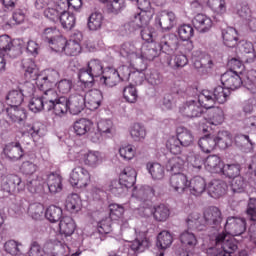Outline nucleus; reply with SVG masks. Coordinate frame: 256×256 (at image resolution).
<instances>
[{"label": "nucleus", "instance_id": "nucleus-1", "mask_svg": "<svg viewBox=\"0 0 256 256\" xmlns=\"http://www.w3.org/2000/svg\"><path fill=\"white\" fill-rule=\"evenodd\" d=\"M22 67L26 79H32L33 81L36 79V85L38 89H49V87H53V85H55L56 81L60 77L59 72L54 69H48L45 72V76L37 77L35 62H33L31 59L22 61Z\"/></svg>", "mask_w": 256, "mask_h": 256}, {"label": "nucleus", "instance_id": "nucleus-2", "mask_svg": "<svg viewBox=\"0 0 256 256\" xmlns=\"http://www.w3.org/2000/svg\"><path fill=\"white\" fill-rule=\"evenodd\" d=\"M237 249L235 239L225 232L218 234L215 237V247H210L207 250L208 256H231Z\"/></svg>", "mask_w": 256, "mask_h": 256}, {"label": "nucleus", "instance_id": "nucleus-3", "mask_svg": "<svg viewBox=\"0 0 256 256\" xmlns=\"http://www.w3.org/2000/svg\"><path fill=\"white\" fill-rule=\"evenodd\" d=\"M132 2H136V5L140 12L135 13L132 16V20L130 25L134 27V29H141L145 27V25H149V21L153 18V8L151 7L150 0H130Z\"/></svg>", "mask_w": 256, "mask_h": 256}, {"label": "nucleus", "instance_id": "nucleus-4", "mask_svg": "<svg viewBox=\"0 0 256 256\" xmlns=\"http://www.w3.org/2000/svg\"><path fill=\"white\" fill-rule=\"evenodd\" d=\"M229 95H231L230 89L223 86H217L214 89V92L203 90L200 94V101L203 103L204 109H211L216 101L220 104L225 103L229 98Z\"/></svg>", "mask_w": 256, "mask_h": 256}, {"label": "nucleus", "instance_id": "nucleus-5", "mask_svg": "<svg viewBox=\"0 0 256 256\" xmlns=\"http://www.w3.org/2000/svg\"><path fill=\"white\" fill-rule=\"evenodd\" d=\"M203 102L201 101V95L198 96V100H188L179 107V113L182 117L187 119H195L203 115Z\"/></svg>", "mask_w": 256, "mask_h": 256}, {"label": "nucleus", "instance_id": "nucleus-6", "mask_svg": "<svg viewBox=\"0 0 256 256\" xmlns=\"http://www.w3.org/2000/svg\"><path fill=\"white\" fill-rule=\"evenodd\" d=\"M69 183L76 189H86L91 183V174L83 167H76L70 173Z\"/></svg>", "mask_w": 256, "mask_h": 256}, {"label": "nucleus", "instance_id": "nucleus-7", "mask_svg": "<svg viewBox=\"0 0 256 256\" xmlns=\"http://www.w3.org/2000/svg\"><path fill=\"white\" fill-rule=\"evenodd\" d=\"M145 210H143L144 217H154L155 221L164 222L169 219V215H171V211L164 204H160L157 206H153V202H148L146 206H144Z\"/></svg>", "mask_w": 256, "mask_h": 256}, {"label": "nucleus", "instance_id": "nucleus-8", "mask_svg": "<svg viewBox=\"0 0 256 256\" xmlns=\"http://www.w3.org/2000/svg\"><path fill=\"white\" fill-rule=\"evenodd\" d=\"M2 190L9 195H15L25 191V183L21 180V177L10 174L2 180Z\"/></svg>", "mask_w": 256, "mask_h": 256}, {"label": "nucleus", "instance_id": "nucleus-9", "mask_svg": "<svg viewBox=\"0 0 256 256\" xmlns=\"http://www.w3.org/2000/svg\"><path fill=\"white\" fill-rule=\"evenodd\" d=\"M204 225L207 229H219L221 227V221H223V214L218 207L211 206L204 211L203 214Z\"/></svg>", "mask_w": 256, "mask_h": 256}, {"label": "nucleus", "instance_id": "nucleus-10", "mask_svg": "<svg viewBox=\"0 0 256 256\" xmlns=\"http://www.w3.org/2000/svg\"><path fill=\"white\" fill-rule=\"evenodd\" d=\"M86 107L85 90H76L68 98V109L71 115H79Z\"/></svg>", "mask_w": 256, "mask_h": 256}, {"label": "nucleus", "instance_id": "nucleus-11", "mask_svg": "<svg viewBox=\"0 0 256 256\" xmlns=\"http://www.w3.org/2000/svg\"><path fill=\"white\" fill-rule=\"evenodd\" d=\"M247 229V222L244 218L239 217H228L224 225V231L227 232V235L239 236L245 233Z\"/></svg>", "mask_w": 256, "mask_h": 256}, {"label": "nucleus", "instance_id": "nucleus-12", "mask_svg": "<svg viewBox=\"0 0 256 256\" xmlns=\"http://www.w3.org/2000/svg\"><path fill=\"white\" fill-rule=\"evenodd\" d=\"M158 49L166 55H173L179 49V38L175 34H167L157 42Z\"/></svg>", "mask_w": 256, "mask_h": 256}, {"label": "nucleus", "instance_id": "nucleus-13", "mask_svg": "<svg viewBox=\"0 0 256 256\" xmlns=\"http://www.w3.org/2000/svg\"><path fill=\"white\" fill-rule=\"evenodd\" d=\"M180 243L185 248L184 252H180V256H191L193 255V251H195V247L199 245V240H197V236L193 234V232H189L185 230L180 234Z\"/></svg>", "mask_w": 256, "mask_h": 256}, {"label": "nucleus", "instance_id": "nucleus-14", "mask_svg": "<svg viewBox=\"0 0 256 256\" xmlns=\"http://www.w3.org/2000/svg\"><path fill=\"white\" fill-rule=\"evenodd\" d=\"M221 83L226 89L235 91V89H239L243 85V78H241L239 72L228 70L221 76Z\"/></svg>", "mask_w": 256, "mask_h": 256}, {"label": "nucleus", "instance_id": "nucleus-15", "mask_svg": "<svg viewBox=\"0 0 256 256\" xmlns=\"http://www.w3.org/2000/svg\"><path fill=\"white\" fill-rule=\"evenodd\" d=\"M61 244L67 245V241H69V237L75 233V221L73 218L69 216H65L60 220L59 223Z\"/></svg>", "mask_w": 256, "mask_h": 256}, {"label": "nucleus", "instance_id": "nucleus-16", "mask_svg": "<svg viewBox=\"0 0 256 256\" xmlns=\"http://www.w3.org/2000/svg\"><path fill=\"white\" fill-rule=\"evenodd\" d=\"M5 113L10 123L23 125L27 121V110L21 106H9L5 109Z\"/></svg>", "mask_w": 256, "mask_h": 256}, {"label": "nucleus", "instance_id": "nucleus-17", "mask_svg": "<svg viewBox=\"0 0 256 256\" xmlns=\"http://www.w3.org/2000/svg\"><path fill=\"white\" fill-rule=\"evenodd\" d=\"M84 101L86 104V108L90 111H95L101 107V103H103V92L99 89H92L88 92H85Z\"/></svg>", "mask_w": 256, "mask_h": 256}, {"label": "nucleus", "instance_id": "nucleus-18", "mask_svg": "<svg viewBox=\"0 0 256 256\" xmlns=\"http://www.w3.org/2000/svg\"><path fill=\"white\" fill-rule=\"evenodd\" d=\"M155 195V190L150 186H142L140 188H135L132 192V197H135L138 201H140L141 209L147 207V203H151V197Z\"/></svg>", "mask_w": 256, "mask_h": 256}, {"label": "nucleus", "instance_id": "nucleus-19", "mask_svg": "<svg viewBox=\"0 0 256 256\" xmlns=\"http://www.w3.org/2000/svg\"><path fill=\"white\" fill-rule=\"evenodd\" d=\"M125 80V74L121 76L119 71L115 68H106L102 74V78L100 79L101 83L106 87H115L119 81Z\"/></svg>", "mask_w": 256, "mask_h": 256}, {"label": "nucleus", "instance_id": "nucleus-20", "mask_svg": "<svg viewBox=\"0 0 256 256\" xmlns=\"http://www.w3.org/2000/svg\"><path fill=\"white\" fill-rule=\"evenodd\" d=\"M170 187L175 193L183 195L189 189V178L183 173L173 174L170 178Z\"/></svg>", "mask_w": 256, "mask_h": 256}, {"label": "nucleus", "instance_id": "nucleus-21", "mask_svg": "<svg viewBox=\"0 0 256 256\" xmlns=\"http://www.w3.org/2000/svg\"><path fill=\"white\" fill-rule=\"evenodd\" d=\"M81 41H83V34L81 32L75 33L72 39L66 41L64 47L65 55L77 57L81 53Z\"/></svg>", "mask_w": 256, "mask_h": 256}, {"label": "nucleus", "instance_id": "nucleus-22", "mask_svg": "<svg viewBox=\"0 0 256 256\" xmlns=\"http://www.w3.org/2000/svg\"><path fill=\"white\" fill-rule=\"evenodd\" d=\"M175 19L173 12H160L155 19L156 27H160L163 31H171L175 25Z\"/></svg>", "mask_w": 256, "mask_h": 256}, {"label": "nucleus", "instance_id": "nucleus-23", "mask_svg": "<svg viewBox=\"0 0 256 256\" xmlns=\"http://www.w3.org/2000/svg\"><path fill=\"white\" fill-rule=\"evenodd\" d=\"M229 189V186L227 185V182L223 180H212L207 187L208 195L212 197L213 199H219L220 197H223V195L227 194V190Z\"/></svg>", "mask_w": 256, "mask_h": 256}, {"label": "nucleus", "instance_id": "nucleus-24", "mask_svg": "<svg viewBox=\"0 0 256 256\" xmlns=\"http://www.w3.org/2000/svg\"><path fill=\"white\" fill-rule=\"evenodd\" d=\"M3 153L9 161H19L24 155L23 147L19 142H9L3 148Z\"/></svg>", "mask_w": 256, "mask_h": 256}, {"label": "nucleus", "instance_id": "nucleus-25", "mask_svg": "<svg viewBox=\"0 0 256 256\" xmlns=\"http://www.w3.org/2000/svg\"><path fill=\"white\" fill-rule=\"evenodd\" d=\"M188 187L191 195L201 197L207 191V181L201 176H195L188 182Z\"/></svg>", "mask_w": 256, "mask_h": 256}, {"label": "nucleus", "instance_id": "nucleus-26", "mask_svg": "<svg viewBox=\"0 0 256 256\" xmlns=\"http://www.w3.org/2000/svg\"><path fill=\"white\" fill-rule=\"evenodd\" d=\"M80 160L87 167L95 169L99 167V165H101V161H103V158L101 157V152L89 150L80 155Z\"/></svg>", "mask_w": 256, "mask_h": 256}, {"label": "nucleus", "instance_id": "nucleus-27", "mask_svg": "<svg viewBox=\"0 0 256 256\" xmlns=\"http://www.w3.org/2000/svg\"><path fill=\"white\" fill-rule=\"evenodd\" d=\"M192 23L199 33H209L211 27H213V20L205 14H197L193 18Z\"/></svg>", "mask_w": 256, "mask_h": 256}, {"label": "nucleus", "instance_id": "nucleus-28", "mask_svg": "<svg viewBox=\"0 0 256 256\" xmlns=\"http://www.w3.org/2000/svg\"><path fill=\"white\" fill-rule=\"evenodd\" d=\"M0 51H5V53H8L12 59H15V57H19L21 55V49H17L15 46H13V40L9 35H1L0 36Z\"/></svg>", "mask_w": 256, "mask_h": 256}, {"label": "nucleus", "instance_id": "nucleus-29", "mask_svg": "<svg viewBox=\"0 0 256 256\" xmlns=\"http://www.w3.org/2000/svg\"><path fill=\"white\" fill-rule=\"evenodd\" d=\"M38 89L43 92L41 97L44 101L45 111H51V106L60 99L57 90L53 89V87Z\"/></svg>", "mask_w": 256, "mask_h": 256}, {"label": "nucleus", "instance_id": "nucleus-30", "mask_svg": "<svg viewBox=\"0 0 256 256\" xmlns=\"http://www.w3.org/2000/svg\"><path fill=\"white\" fill-rule=\"evenodd\" d=\"M142 48L143 44L141 42H126L122 44L120 54L123 57H129L130 55H133L136 59H139Z\"/></svg>", "mask_w": 256, "mask_h": 256}, {"label": "nucleus", "instance_id": "nucleus-31", "mask_svg": "<svg viewBox=\"0 0 256 256\" xmlns=\"http://www.w3.org/2000/svg\"><path fill=\"white\" fill-rule=\"evenodd\" d=\"M176 137L183 147H191V145L195 143V136H193V132L183 126L176 128Z\"/></svg>", "mask_w": 256, "mask_h": 256}, {"label": "nucleus", "instance_id": "nucleus-32", "mask_svg": "<svg viewBox=\"0 0 256 256\" xmlns=\"http://www.w3.org/2000/svg\"><path fill=\"white\" fill-rule=\"evenodd\" d=\"M188 229L196 231H207V225L204 224L203 217L198 212H193L186 219Z\"/></svg>", "mask_w": 256, "mask_h": 256}, {"label": "nucleus", "instance_id": "nucleus-33", "mask_svg": "<svg viewBox=\"0 0 256 256\" xmlns=\"http://www.w3.org/2000/svg\"><path fill=\"white\" fill-rule=\"evenodd\" d=\"M161 50H159V46L157 43H150L142 45L140 50V56L138 59H146L147 61H153L156 57H159Z\"/></svg>", "mask_w": 256, "mask_h": 256}, {"label": "nucleus", "instance_id": "nucleus-34", "mask_svg": "<svg viewBox=\"0 0 256 256\" xmlns=\"http://www.w3.org/2000/svg\"><path fill=\"white\" fill-rule=\"evenodd\" d=\"M239 51L242 55V61H244V63H253V61H255L256 54L253 43L242 41L239 46Z\"/></svg>", "mask_w": 256, "mask_h": 256}, {"label": "nucleus", "instance_id": "nucleus-35", "mask_svg": "<svg viewBox=\"0 0 256 256\" xmlns=\"http://www.w3.org/2000/svg\"><path fill=\"white\" fill-rule=\"evenodd\" d=\"M119 181L126 187L127 189H131L135 182L137 181V171L134 168L126 167L123 172L120 174Z\"/></svg>", "mask_w": 256, "mask_h": 256}, {"label": "nucleus", "instance_id": "nucleus-36", "mask_svg": "<svg viewBox=\"0 0 256 256\" xmlns=\"http://www.w3.org/2000/svg\"><path fill=\"white\" fill-rule=\"evenodd\" d=\"M47 186L50 193L63 191V178L57 173H50L47 176Z\"/></svg>", "mask_w": 256, "mask_h": 256}, {"label": "nucleus", "instance_id": "nucleus-37", "mask_svg": "<svg viewBox=\"0 0 256 256\" xmlns=\"http://www.w3.org/2000/svg\"><path fill=\"white\" fill-rule=\"evenodd\" d=\"M206 109H208V121L211 125H221L225 121L223 108L212 106Z\"/></svg>", "mask_w": 256, "mask_h": 256}, {"label": "nucleus", "instance_id": "nucleus-38", "mask_svg": "<svg viewBox=\"0 0 256 256\" xmlns=\"http://www.w3.org/2000/svg\"><path fill=\"white\" fill-rule=\"evenodd\" d=\"M222 39L226 47H237V43L239 42L237 30L233 27L223 29Z\"/></svg>", "mask_w": 256, "mask_h": 256}, {"label": "nucleus", "instance_id": "nucleus-39", "mask_svg": "<svg viewBox=\"0 0 256 256\" xmlns=\"http://www.w3.org/2000/svg\"><path fill=\"white\" fill-rule=\"evenodd\" d=\"M223 165V161L217 155L208 156L205 161V169L210 173H221Z\"/></svg>", "mask_w": 256, "mask_h": 256}, {"label": "nucleus", "instance_id": "nucleus-40", "mask_svg": "<svg viewBox=\"0 0 256 256\" xmlns=\"http://www.w3.org/2000/svg\"><path fill=\"white\" fill-rule=\"evenodd\" d=\"M146 169L154 181H161L165 177V167L157 162H148Z\"/></svg>", "mask_w": 256, "mask_h": 256}, {"label": "nucleus", "instance_id": "nucleus-41", "mask_svg": "<svg viewBox=\"0 0 256 256\" xmlns=\"http://www.w3.org/2000/svg\"><path fill=\"white\" fill-rule=\"evenodd\" d=\"M51 111L57 117H63L69 111V101L65 96H60V99L51 106Z\"/></svg>", "mask_w": 256, "mask_h": 256}, {"label": "nucleus", "instance_id": "nucleus-42", "mask_svg": "<svg viewBox=\"0 0 256 256\" xmlns=\"http://www.w3.org/2000/svg\"><path fill=\"white\" fill-rule=\"evenodd\" d=\"M131 139L140 143L141 141H145V137H147V130L145 126L140 123H134L129 130Z\"/></svg>", "mask_w": 256, "mask_h": 256}, {"label": "nucleus", "instance_id": "nucleus-43", "mask_svg": "<svg viewBox=\"0 0 256 256\" xmlns=\"http://www.w3.org/2000/svg\"><path fill=\"white\" fill-rule=\"evenodd\" d=\"M24 99L21 90H10L6 95V103L9 107H21Z\"/></svg>", "mask_w": 256, "mask_h": 256}, {"label": "nucleus", "instance_id": "nucleus-44", "mask_svg": "<svg viewBox=\"0 0 256 256\" xmlns=\"http://www.w3.org/2000/svg\"><path fill=\"white\" fill-rule=\"evenodd\" d=\"M23 244L15 240H8L4 243L3 249L7 255L11 256H21L23 252L21 251Z\"/></svg>", "mask_w": 256, "mask_h": 256}, {"label": "nucleus", "instance_id": "nucleus-45", "mask_svg": "<svg viewBox=\"0 0 256 256\" xmlns=\"http://www.w3.org/2000/svg\"><path fill=\"white\" fill-rule=\"evenodd\" d=\"M120 71H123L124 79L132 81V83H135L136 85H141L146 77L145 74H143L141 71L131 73L129 71V67L127 66H123L122 68H120Z\"/></svg>", "mask_w": 256, "mask_h": 256}, {"label": "nucleus", "instance_id": "nucleus-46", "mask_svg": "<svg viewBox=\"0 0 256 256\" xmlns=\"http://www.w3.org/2000/svg\"><path fill=\"white\" fill-rule=\"evenodd\" d=\"M198 145L203 153H211L217 147V142L215 141V137L206 135L199 139Z\"/></svg>", "mask_w": 256, "mask_h": 256}, {"label": "nucleus", "instance_id": "nucleus-47", "mask_svg": "<svg viewBox=\"0 0 256 256\" xmlns=\"http://www.w3.org/2000/svg\"><path fill=\"white\" fill-rule=\"evenodd\" d=\"M58 20H60L63 29H66V31H71L77 21L75 15L68 11L61 12Z\"/></svg>", "mask_w": 256, "mask_h": 256}, {"label": "nucleus", "instance_id": "nucleus-48", "mask_svg": "<svg viewBox=\"0 0 256 256\" xmlns=\"http://www.w3.org/2000/svg\"><path fill=\"white\" fill-rule=\"evenodd\" d=\"M92 125L93 123L90 120L81 118L74 123V133L79 136L86 135L91 131Z\"/></svg>", "mask_w": 256, "mask_h": 256}, {"label": "nucleus", "instance_id": "nucleus-49", "mask_svg": "<svg viewBox=\"0 0 256 256\" xmlns=\"http://www.w3.org/2000/svg\"><path fill=\"white\" fill-rule=\"evenodd\" d=\"M216 142V147L219 149H227V147H231L233 143V139L231 138V134L227 131L219 132L216 137H214Z\"/></svg>", "mask_w": 256, "mask_h": 256}, {"label": "nucleus", "instance_id": "nucleus-50", "mask_svg": "<svg viewBox=\"0 0 256 256\" xmlns=\"http://www.w3.org/2000/svg\"><path fill=\"white\" fill-rule=\"evenodd\" d=\"M65 207L70 213H77L81 210V197L78 194H71L66 199Z\"/></svg>", "mask_w": 256, "mask_h": 256}, {"label": "nucleus", "instance_id": "nucleus-51", "mask_svg": "<svg viewBox=\"0 0 256 256\" xmlns=\"http://www.w3.org/2000/svg\"><path fill=\"white\" fill-rule=\"evenodd\" d=\"M173 243V235L169 233V231H162L157 236V242L156 246L158 249H168V247H171V244Z\"/></svg>", "mask_w": 256, "mask_h": 256}, {"label": "nucleus", "instance_id": "nucleus-52", "mask_svg": "<svg viewBox=\"0 0 256 256\" xmlns=\"http://www.w3.org/2000/svg\"><path fill=\"white\" fill-rule=\"evenodd\" d=\"M89 73L92 75V77H101L105 70H103V63H101V60L99 59H91L87 63V68H86Z\"/></svg>", "mask_w": 256, "mask_h": 256}, {"label": "nucleus", "instance_id": "nucleus-53", "mask_svg": "<svg viewBox=\"0 0 256 256\" xmlns=\"http://www.w3.org/2000/svg\"><path fill=\"white\" fill-rule=\"evenodd\" d=\"M45 217L50 223H57L63 217V210L55 205L49 206L45 212Z\"/></svg>", "mask_w": 256, "mask_h": 256}, {"label": "nucleus", "instance_id": "nucleus-54", "mask_svg": "<svg viewBox=\"0 0 256 256\" xmlns=\"http://www.w3.org/2000/svg\"><path fill=\"white\" fill-rule=\"evenodd\" d=\"M221 173H223L225 177H229V179H235V177H239L241 173V166L239 164H223Z\"/></svg>", "mask_w": 256, "mask_h": 256}, {"label": "nucleus", "instance_id": "nucleus-55", "mask_svg": "<svg viewBox=\"0 0 256 256\" xmlns=\"http://www.w3.org/2000/svg\"><path fill=\"white\" fill-rule=\"evenodd\" d=\"M103 25V14L99 12L92 13L88 18V28L90 31H97Z\"/></svg>", "mask_w": 256, "mask_h": 256}, {"label": "nucleus", "instance_id": "nucleus-56", "mask_svg": "<svg viewBox=\"0 0 256 256\" xmlns=\"http://www.w3.org/2000/svg\"><path fill=\"white\" fill-rule=\"evenodd\" d=\"M151 242L147 238L136 239L131 242L130 249L134 253H143L146 249H149Z\"/></svg>", "mask_w": 256, "mask_h": 256}, {"label": "nucleus", "instance_id": "nucleus-57", "mask_svg": "<svg viewBox=\"0 0 256 256\" xmlns=\"http://www.w3.org/2000/svg\"><path fill=\"white\" fill-rule=\"evenodd\" d=\"M28 107L32 113H41V111H45V102L43 97H32L29 101Z\"/></svg>", "mask_w": 256, "mask_h": 256}, {"label": "nucleus", "instance_id": "nucleus-58", "mask_svg": "<svg viewBox=\"0 0 256 256\" xmlns=\"http://www.w3.org/2000/svg\"><path fill=\"white\" fill-rule=\"evenodd\" d=\"M195 35V29L190 24H184L178 27V36L181 41H190Z\"/></svg>", "mask_w": 256, "mask_h": 256}, {"label": "nucleus", "instance_id": "nucleus-59", "mask_svg": "<svg viewBox=\"0 0 256 256\" xmlns=\"http://www.w3.org/2000/svg\"><path fill=\"white\" fill-rule=\"evenodd\" d=\"M123 98L125 99V101H127V103H137V99L139 98L137 88H135V86L133 85L124 87Z\"/></svg>", "mask_w": 256, "mask_h": 256}, {"label": "nucleus", "instance_id": "nucleus-60", "mask_svg": "<svg viewBox=\"0 0 256 256\" xmlns=\"http://www.w3.org/2000/svg\"><path fill=\"white\" fill-rule=\"evenodd\" d=\"M66 43L67 40L65 38L57 36L53 40H51L48 45L52 49V51H55L56 53H64Z\"/></svg>", "mask_w": 256, "mask_h": 256}, {"label": "nucleus", "instance_id": "nucleus-61", "mask_svg": "<svg viewBox=\"0 0 256 256\" xmlns=\"http://www.w3.org/2000/svg\"><path fill=\"white\" fill-rule=\"evenodd\" d=\"M28 213L32 219L37 221L43 217V213H45V206L41 203L31 204L28 207Z\"/></svg>", "mask_w": 256, "mask_h": 256}, {"label": "nucleus", "instance_id": "nucleus-62", "mask_svg": "<svg viewBox=\"0 0 256 256\" xmlns=\"http://www.w3.org/2000/svg\"><path fill=\"white\" fill-rule=\"evenodd\" d=\"M145 78L150 85L154 87L163 83V76L157 70H148L145 73Z\"/></svg>", "mask_w": 256, "mask_h": 256}, {"label": "nucleus", "instance_id": "nucleus-63", "mask_svg": "<svg viewBox=\"0 0 256 256\" xmlns=\"http://www.w3.org/2000/svg\"><path fill=\"white\" fill-rule=\"evenodd\" d=\"M98 131L102 135H113V121L111 120H100L98 122Z\"/></svg>", "mask_w": 256, "mask_h": 256}, {"label": "nucleus", "instance_id": "nucleus-64", "mask_svg": "<svg viewBox=\"0 0 256 256\" xmlns=\"http://www.w3.org/2000/svg\"><path fill=\"white\" fill-rule=\"evenodd\" d=\"M245 83L252 95L256 93V70H250L247 72Z\"/></svg>", "mask_w": 256, "mask_h": 256}]
</instances>
